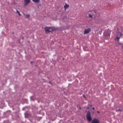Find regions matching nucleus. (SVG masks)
<instances>
[{
	"instance_id": "19",
	"label": "nucleus",
	"mask_w": 123,
	"mask_h": 123,
	"mask_svg": "<svg viewBox=\"0 0 123 123\" xmlns=\"http://www.w3.org/2000/svg\"><path fill=\"white\" fill-rule=\"evenodd\" d=\"M92 105H91V107H92Z\"/></svg>"
},
{
	"instance_id": "13",
	"label": "nucleus",
	"mask_w": 123,
	"mask_h": 123,
	"mask_svg": "<svg viewBox=\"0 0 123 123\" xmlns=\"http://www.w3.org/2000/svg\"><path fill=\"white\" fill-rule=\"evenodd\" d=\"M120 38L119 37H117L116 39H117V41H118L119 40Z\"/></svg>"
},
{
	"instance_id": "7",
	"label": "nucleus",
	"mask_w": 123,
	"mask_h": 123,
	"mask_svg": "<svg viewBox=\"0 0 123 123\" xmlns=\"http://www.w3.org/2000/svg\"><path fill=\"white\" fill-rule=\"evenodd\" d=\"M91 31V29L89 28L88 29H86L84 31V34H86L89 33Z\"/></svg>"
},
{
	"instance_id": "6",
	"label": "nucleus",
	"mask_w": 123,
	"mask_h": 123,
	"mask_svg": "<svg viewBox=\"0 0 123 123\" xmlns=\"http://www.w3.org/2000/svg\"><path fill=\"white\" fill-rule=\"evenodd\" d=\"M91 123H99V121L98 119L95 118L92 121Z\"/></svg>"
},
{
	"instance_id": "9",
	"label": "nucleus",
	"mask_w": 123,
	"mask_h": 123,
	"mask_svg": "<svg viewBox=\"0 0 123 123\" xmlns=\"http://www.w3.org/2000/svg\"><path fill=\"white\" fill-rule=\"evenodd\" d=\"M35 3H37L40 0H32Z\"/></svg>"
},
{
	"instance_id": "22",
	"label": "nucleus",
	"mask_w": 123,
	"mask_h": 123,
	"mask_svg": "<svg viewBox=\"0 0 123 123\" xmlns=\"http://www.w3.org/2000/svg\"><path fill=\"white\" fill-rule=\"evenodd\" d=\"M77 107H78V105H77Z\"/></svg>"
},
{
	"instance_id": "3",
	"label": "nucleus",
	"mask_w": 123,
	"mask_h": 123,
	"mask_svg": "<svg viewBox=\"0 0 123 123\" xmlns=\"http://www.w3.org/2000/svg\"><path fill=\"white\" fill-rule=\"evenodd\" d=\"M88 14L90 18H92L93 16H95L96 15V12L94 11H90L88 12Z\"/></svg>"
},
{
	"instance_id": "15",
	"label": "nucleus",
	"mask_w": 123,
	"mask_h": 123,
	"mask_svg": "<svg viewBox=\"0 0 123 123\" xmlns=\"http://www.w3.org/2000/svg\"><path fill=\"white\" fill-rule=\"evenodd\" d=\"M83 97H84V98H85V95H83Z\"/></svg>"
},
{
	"instance_id": "1",
	"label": "nucleus",
	"mask_w": 123,
	"mask_h": 123,
	"mask_svg": "<svg viewBox=\"0 0 123 123\" xmlns=\"http://www.w3.org/2000/svg\"><path fill=\"white\" fill-rule=\"evenodd\" d=\"M45 32L47 33H48L49 32H51L53 31H55L56 29L54 28L48 27H46L45 28Z\"/></svg>"
},
{
	"instance_id": "21",
	"label": "nucleus",
	"mask_w": 123,
	"mask_h": 123,
	"mask_svg": "<svg viewBox=\"0 0 123 123\" xmlns=\"http://www.w3.org/2000/svg\"><path fill=\"white\" fill-rule=\"evenodd\" d=\"M22 39H24V38H23V37L22 38Z\"/></svg>"
},
{
	"instance_id": "20",
	"label": "nucleus",
	"mask_w": 123,
	"mask_h": 123,
	"mask_svg": "<svg viewBox=\"0 0 123 123\" xmlns=\"http://www.w3.org/2000/svg\"><path fill=\"white\" fill-rule=\"evenodd\" d=\"M33 62H31V63H32Z\"/></svg>"
},
{
	"instance_id": "14",
	"label": "nucleus",
	"mask_w": 123,
	"mask_h": 123,
	"mask_svg": "<svg viewBox=\"0 0 123 123\" xmlns=\"http://www.w3.org/2000/svg\"><path fill=\"white\" fill-rule=\"evenodd\" d=\"M92 109L93 110H94V109H95V108L94 107H93L92 108Z\"/></svg>"
},
{
	"instance_id": "12",
	"label": "nucleus",
	"mask_w": 123,
	"mask_h": 123,
	"mask_svg": "<svg viewBox=\"0 0 123 123\" xmlns=\"http://www.w3.org/2000/svg\"><path fill=\"white\" fill-rule=\"evenodd\" d=\"M17 13H18V14L19 15V16L21 15V14L19 12L18 10H17Z\"/></svg>"
},
{
	"instance_id": "18",
	"label": "nucleus",
	"mask_w": 123,
	"mask_h": 123,
	"mask_svg": "<svg viewBox=\"0 0 123 123\" xmlns=\"http://www.w3.org/2000/svg\"><path fill=\"white\" fill-rule=\"evenodd\" d=\"M23 14H24V15H25H25H25V13H23Z\"/></svg>"
},
{
	"instance_id": "16",
	"label": "nucleus",
	"mask_w": 123,
	"mask_h": 123,
	"mask_svg": "<svg viewBox=\"0 0 123 123\" xmlns=\"http://www.w3.org/2000/svg\"><path fill=\"white\" fill-rule=\"evenodd\" d=\"M97 112H98V113H99V112L98 111H97Z\"/></svg>"
},
{
	"instance_id": "4",
	"label": "nucleus",
	"mask_w": 123,
	"mask_h": 123,
	"mask_svg": "<svg viewBox=\"0 0 123 123\" xmlns=\"http://www.w3.org/2000/svg\"><path fill=\"white\" fill-rule=\"evenodd\" d=\"M86 117L87 120L89 122H90L92 120V118L91 117V113L89 111H87L86 116Z\"/></svg>"
},
{
	"instance_id": "2",
	"label": "nucleus",
	"mask_w": 123,
	"mask_h": 123,
	"mask_svg": "<svg viewBox=\"0 0 123 123\" xmlns=\"http://www.w3.org/2000/svg\"><path fill=\"white\" fill-rule=\"evenodd\" d=\"M110 31L109 30H106L105 31L104 34V36L105 37L106 39H108L110 37Z\"/></svg>"
},
{
	"instance_id": "10",
	"label": "nucleus",
	"mask_w": 123,
	"mask_h": 123,
	"mask_svg": "<svg viewBox=\"0 0 123 123\" xmlns=\"http://www.w3.org/2000/svg\"><path fill=\"white\" fill-rule=\"evenodd\" d=\"M123 111V109H117L116 111Z\"/></svg>"
},
{
	"instance_id": "17",
	"label": "nucleus",
	"mask_w": 123,
	"mask_h": 123,
	"mask_svg": "<svg viewBox=\"0 0 123 123\" xmlns=\"http://www.w3.org/2000/svg\"><path fill=\"white\" fill-rule=\"evenodd\" d=\"M79 109H80V110H81V107H79Z\"/></svg>"
},
{
	"instance_id": "8",
	"label": "nucleus",
	"mask_w": 123,
	"mask_h": 123,
	"mask_svg": "<svg viewBox=\"0 0 123 123\" xmlns=\"http://www.w3.org/2000/svg\"><path fill=\"white\" fill-rule=\"evenodd\" d=\"M66 5L64 6V7L65 9V10L68 8L69 7V6L66 3H65Z\"/></svg>"
},
{
	"instance_id": "11",
	"label": "nucleus",
	"mask_w": 123,
	"mask_h": 123,
	"mask_svg": "<svg viewBox=\"0 0 123 123\" xmlns=\"http://www.w3.org/2000/svg\"><path fill=\"white\" fill-rule=\"evenodd\" d=\"M25 16H26V18H28L30 16V15L29 14L26 15Z\"/></svg>"
},
{
	"instance_id": "5",
	"label": "nucleus",
	"mask_w": 123,
	"mask_h": 123,
	"mask_svg": "<svg viewBox=\"0 0 123 123\" xmlns=\"http://www.w3.org/2000/svg\"><path fill=\"white\" fill-rule=\"evenodd\" d=\"M24 5L25 6H27L28 4L30 2V0H24Z\"/></svg>"
}]
</instances>
